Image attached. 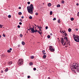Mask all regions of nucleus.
Here are the masks:
<instances>
[{"mask_svg": "<svg viewBox=\"0 0 79 79\" xmlns=\"http://www.w3.org/2000/svg\"><path fill=\"white\" fill-rule=\"evenodd\" d=\"M48 79H50V77H48Z\"/></svg>", "mask_w": 79, "mask_h": 79, "instance_id": "58", "label": "nucleus"}, {"mask_svg": "<svg viewBox=\"0 0 79 79\" xmlns=\"http://www.w3.org/2000/svg\"><path fill=\"white\" fill-rule=\"evenodd\" d=\"M30 76H27V78H28V79H29V78H30Z\"/></svg>", "mask_w": 79, "mask_h": 79, "instance_id": "45", "label": "nucleus"}, {"mask_svg": "<svg viewBox=\"0 0 79 79\" xmlns=\"http://www.w3.org/2000/svg\"><path fill=\"white\" fill-rule=\"evenodd\" d=\"M58 23H60V19H58Z\"/></svg>", "mask_w": 79, "mask_h": 79, "instance_id": "27", "label": "nucleus"}, {"mask_svg": "<svg viewBox=\"0 0 79 79\" xmlns=\"http://www.w3.org/2000/svg\"><path fill=\"white\" fill-rule=\"evenodd\" d=\"M1 73H3V70H1Z\"/></svg>", "mask_w": 79, "mask_h": 79, "instance_id": "49", "label": "nucleus"}, {"mask_svg": "<svg viewBox=\"0 0 79 79\" xmlns=\"http://www.w3.org/2000/svg\"><path fill=\"white\" fill-rule=\"evenodd\" d=\"M45 50H44L42 51V53H45Z\"/></svg>", "mask_w": 79, "mask_h": 79, "instance_id": "36", "label": "nucleus"}, {"mask_svg": "<svg viewBox=\"0 0 79 79\" xmlns=\"http://www.w3.org/2000/svg\"><path fill=\"white\" fill-rule=\"evenodd\" d=\"M29 64L30 66H32V65L33 64V63H32V62H30Z\"/></svg>", "mask_w": 79, "mask_h": 79, "instance_id": "19", "label": "nucleus"}, {"mask_svg": "<svg viewBox=\"0 0 79 79\" xmlns=\"http://www.w3.org/2000/svg\"><path fill=\"white\" fill-rule=\"evenodd\" d=\"M53 14V12L52 11H51L50 12V15H52Z\"/></svg>", "mask_w": 79, "mask_h": 79, "instance_id": "16", "label": "nucleus"}, {"mask_svg": "<svg viewBox=\"0 0 79 79\" xmlns=\"http://www.w3.org/2000/svg\"><path fill=\"white\" fill-rule=\"evenodd\" d=\"M34 27H33V28H31V31L32 32V33H34Z\"/></svg>", "mask_w": 79, "mask_h": 79, "instance_id": "6", "label": "nucleus"}, {"mask_svg": "<svg viewBox=\"0 0 79 79\" xmlns=\"http://www.w3.org/2000/svg\"><path fill=\"white\" fill-rule=\"evenodd\" d=\"M23 64V60L22 59H19L18 62V64L19 66H21V65H22Z\"/></svg>", "mask_w": 79, "mask_h": 79, "instance_id": "5", "label": "nucleus"}, {"mask_svg": "<svg viewBox=\"0 0 79 79\" xmlns=\"http://www.w3.org/2000/svg\"><path fill=\"white\" fill-rule=\"evenodd\" d=\"M62 32H63V33H64V31H62Z\"/></svg>", "mask_w": 79, "mask_h": 79, "instance_id": "61", "label": "nucleus"}, {"mask_svg": "<svg viewBox=\"0 0 79 79\" xmlns=\"http://www.w3.org/2000/svg\"><path fill=\"white\" fill-rule=\"evenodd\" d=\"M2 36H3V37H6V36L5 35V34H3L2 35Z\"/></svg>", "mask_w": 79, "mask_h": 79, "instance_id": "34", "label": "nucleus"}, {"mask_svg": "<svg viewBox=\"0 0 79 79\" xmlns=\"http://www.w3.org/2000/svg\"><path fill=\"white\" fill-rule=\"evenodd\" d=\"M49 50H50V51H51V52H54L55 51V49L53 48H50Z\"/></svg>", "mask_w": 79, "mask_h": 79, "instance_id": "8", "label": "nucleus"}, {"mask_svg": "<svg viewBox=\"0 0 79 79\" xmlns=\"http://www.w3.org/2000/svg\"><path fill=\"white\" fill-rule=\"evenodd\" d=\"M28 6L34 10V7H33V5L32 4H31L30 6Z\"/></svg>", "mask_w": 79, "mask_h": 79, "instance_id": "7", "label": "nucleus"}, {"mask_svg": "<svg viewBox=\"0 0 79 79\" xmlns=\"http://www.w3.org/2000/svg\"><path fill=\"white\" fill-rule=\"evenodd\" d=\"M3 25L0 24V28H2L3 27Z\"/></svg>", "mask_w": 79, "mask_h": 79, "instance_id": "20", "label": "nucleus"}, {"mask_svg": "<svg viewBox=\"0 0 79 79\" xmlns=\"http://www.w3.org/2000/svg\"><path fill=\"white\" fill-rule=\"evenodd\" d=\"M18 47H20V45H19V44L18 45Z\"/></svg>", "mask_w": 79, "mask_h": 79, "instance_id": "56", "label": "nucleus"}, {"mask_svg": "<svg viewBox=\"0 0 79 79\" xmlns=\"http://www.w3.org/2000/svg\"><path fill=\"white\" fill-rule=\"evenodd\" d=\"M48 6H51V5H52V4L51 3H48Z\"/></svg>", "mask_w": 79, "mask_h": 79, "instance_id": "10", "label": "nucleus"}, {"mask_svg": "<svg viewBox=\"0 0 79 79\" xmlns=\"http://www.w3.org/2000/svg\"><path fill=\"white\" fill-rule=\"evenodd\" d=\"M77 16H78V17H79V12H78L77 13Z\"/></svg>", "mask_w": 79, "mask_h": 79, "instance_id": "43", "label": "nucleus"}, {"mask_svg": "<svg viewBox=\"0 0 79 79\" xmlns=\"http://www.w3.org/2000/svg\"><path fill=\"white\" fill-rule=\"evenodd\" d=\"M61 42L63 45L64 46L65 45H67V43H67V42L69 41L68 39V37L65 36L64 39L63 38H61Z\"/></svg>", "mask_w": 79, "mask_h": 79, "instance_id": "2", "label": "nucleus"}, {"mask_svg": "<svg viewBox=\"0 0 79 79\" xmlns=\"http://www.w3.org/2000/svg\"><path fill=\"white\" fill-rule=\"evenodd\" d=\"M64 3V0H62L61 1V3L63 4Z\"/></svg>", "mask_w": 79, "mask_h": 79, "instance_id": "28", "label": "nucleus"}, {"mask_svg": "<svg viewBox=\"0 0 79 79\" xmlns=\"http://www.w3.org/2000/svg\"><path fill=\"white\" fill-rule=\"evenodd\" d=\"M75 30H76L77 31H78V29L77 28H76L75 29Z\"/></svg>", "mask_w": 79, "mask_h": 79, "instance_id": "52", "label": "nucleus"}, {"mask_svg": "<svg viewBox=\"0 0 79 79\" xmlns=\"http://www.w3.org/2000/svg\"><path fill=\"white\" fill-rule=\"evenodd\" d=\"M19 9H21V7H19Z\"/></svg>", "mask_w": 79, "mask_h": 79, "instance_id": "54", "label": "nucleus"}, {"mask_svg": "<svg viewBox=\"0 0 79 79\" xmlns=\"http://www.w3.org/2000/svg\"><path fill=\"white\" fill-rule=\"evenodd\" d=\"M8 18H11V16L10 15H8Z\"/></svg>", "mask_w": 79, "mask_h": 79, "instance_id": "30", "label": "nucleus"}, {"mask_svg": "<svg viewBox=\"0 0 79 79\" xmlns=\"http://www.w3.org/2000/svg\"><path fill=\"white\" fill-rule=\"evenodd\" d=\"M46 56H46V55H44L43 56V58H44V59H45V58H46Z\"/></svg>", "mask_w": 79, "mask_h": 79, "instance_id": "12", "label": "nucleus"}, {"mask_svg": "<svg viewBox=\"0 0 79 79\" xmlns=\"http://www.w3.org/2000/svg\"><path fill=\"white\" fill-rule=\"evenodd\" d=\"M35 26L36 27H37V26L36 25H35Z\"/></svg>", "mask_w": 79, "mask_h": 79, "instance_id": "62", "label": "nucleus"}, {"mask_svg": "<svg viewBox=\"0 0 79 79\" xmlns=\"http://www.w3.org/2000/svg\"><path fill=\"white\" fill-rule=\"evenodd\" d=\"M27 11L29 13H30V14H32V13H33V10H34V9L29 7L28 6L27 7Z\"/></svg>", "mask_w": 79, "mask_h": 79, "instance_id": "4", "label": "nucleus"}, {"mask_svg": "<svg viewBox=\"0 0 79 79\" xmlns=\"http://www.w3.org/2000/svg\"><path fill=\"white\" fill-rule=\"evenodd\" d=\"M76 5H77V6H79V3H77L76 4Z\"/></svg>", "mask_w": 79, "mask_h": 79, "instance_id": "53", "label": "nucleus"}, {"mask_svg": "<svg viewBox=\"0 0 79 79\" xmlns=\"http://www.w3.org/2000/svg\"><path fill=\"white\" fill-rule=\"evenodd\" d=\"M33 70H34V71H35V70H36V68H34V69H33Z\"/></svg>", "mask_w": 79, "mask_h": 79, "instance_id": "41", "label": "nucleus"}, {"mask_svg": "<svg viewBox=\"0 0 79 79\" xmlns=\"http://www.w3.org/2000/svg\"><path fill=\"white\" fill-rule=\"evenodd\" d=\"M20 37H23V35H22V34H20Z\"/></svg>", "mask_w": 79, "mask_h": 79, "instance_id": "33", "label": "nucleus"}, {"mask_svg": "<svg viewBox=\"0 0 79 79\" xmlns=\"http://www.w3.org/2000/svg\"><path fill=\"white\" fill-rule=\"evenodd\" d=\"M10 51L12 50V48H10Z\"/></svg>", "mask_w": 79, "mask_h": 79, "instance_id": "55", "label": "nucleus"}, {"mask_svg": "<svg viewBox=\"0 0 79 79\" xmlns=\"http://www.w3.org/2000/svg\"><path fill=\"white\" fill-rule=\"evenodd\" d=\"M45 29H48V27L47 26L46 27Z\"/></svg>", "mask_w": 79, "mask_h": 79, "instance_id": "46", "label": "nucleus"}, {"mask_svg": "<svg viewBox=\"0 0 79 79\" xmlns=\"http://www.w3.org/2000/svg\"><path fill=\"white\" fill-rule=\"evenodd\" d=\"M8 71V68H6L5 70V71L6 72H7Z\"/></svg>", "mask_w": 79, "mask_h": 79, "instance_id": "21", "label": "nucleus"}, {"mask_svg": "<svg viewBox=\"0 0 79 79\" xmlns=\"http://www.w3.org/2000/svg\"><path fill=\"white\" fill-rule=\"evenodd\" d=\"M31 28L28 29V31H31Z\"/></svg>", "mask_w": 79, "mask_h": 79, "instance_id": "38", "label": "nucleus"}, {"mask_svg": "<svg viewBox=\"0 0 79 79\" xmlns=\"http://www.w3.org/2000/svg\"><path fill=\"white\" fill-rule=\"evenodd\" d=\"M22 44L23 45H25V43H24V41H22Z\"/></svg>", "mask_w": 79, "mask_h": 79, "instance_id": "13", "label": "nucleus"}, {"mask_svg": "<svg viewBox=\"0 0 79 79\" xmlns=\"http://www.w3.org/2000/svg\"><path fill=\"white\" fill-rule=\"evenodd\" d=\"M69 44V46H70V45H70V44Z\"/></svg>", "mask_w": 79, "mask_h": 79, "instance_id": "64", "label": "nucleus"}, {"mask_svg": "<svg viewBox=\"0 0 79 79\" xmlns=\"http://www.w3.org/2000/svg\"><path fill=\"white\" fill-rule=\"evenodd\" d=\"M12 63H13V62L10 61V62L8 63V64L10 65L11 64H12Z\"/></svg>", "mask_w": 79, "mask_h": 79, "instance_id": "9", "label": "nucleus"}, {"mask_svg": "<svg viewBox=\"0 0 79 79\" xmlns=\"http://www.w3.org/2000/svg\"><path fill=\"white\" fill-rule=\"evenodd\" d=\"M39 30L40 31V32H41V33H42V29L40 28L39 29Z\"/></svg>", "mask_w": 79, "mask_h": 79, "instance_id": "32", "label": "nucleus"}, {"mask_svg": "<svg viewBox=\"0 0 79 79\" xmlns=\"http://www.w3.org/2000/svg\"><path fill=\"white\" fill-rule=\"evenodd\" d=\"M60 32H61V33H62V32H61V31H60Z\"/></svg>", "mask_w": 79, "mask_h": 79, "instance_id": "63", "label": "nucleus"}, {"mask_svg": "<svg viewBox=\"0 0 79 79\" xmlns=\"http://www.w3.org/2000/svg\"><path fill=\"white\" fill-rule=\"evenodd\" d=\"M69 42H68V43H67V44H68H68H70V41H68Z\"/></svg>", "mask_w": 79, "mask_h": 79, "instance_id": "39", "label": "nucleus"}, {"mask_svg": "<svg viewBox=\"0 0 79 79\" xmlns=\"http://www.w3.org/2000/svg\"><path fill=\"white\" fill-rule=\"evenodd\" d=\"M43 55H46V53H43Z\"/></svg>", "mask_w": 79, "mask_h": 79, "instance_id": "57", "label": "nucleus"}, {"mask_svg": "<svg viewBox=\"0 0 79 79\" xmlns=\"http://www.w3.org/2000/svg\"><path fill=\"white\" fill-rule=\"evenodd\" d=\"M7 52L8 53H10L11 52V51H10V50H8L7 51Z\"/></svg>", "mask_w": 79, "mask_h": 79, "instance_id": "26", "label": "nucleus"}, {"mask_svg": "<svg viewBox=\"0 0 79 79\" xmlns=\"http://www.w3.org/2000/svg\"><path fill=\"white\" fill-rule=\"evenodd\" d=\"M52 34L51 33H50V35H52Z\"/></svg>", "mask_w": 79, "mask_h": 79, "instance_id": "59", "label": "nucleus"}, {"mask_svg": "<svg viewBox=\"0 0 79 79\" xmlns=\"http://www.w3.org/2000/svg\"><path fill=\"white\" fill-rule=\"evenodd\" d=\"M57 8H58L59 7H60V4H58L57 5Z\"/></svg>", "mask_w": 79, "mask_h": 79, "instance_id": "18", "label": "nucleus"}, {"mask_svg": "<svg viewBox=\"0 0 79 79\" xmlns=\"http://www.w3.org/2000/svg\"><path fill=\"white\" fill-rule=\"evenodd\" d=\"M1 37H2V36H1V35H0V38H1Z\"/></svg>", "mask_w": 79, "mask_h": 79, "instance_id": "60", "label": "nucleus"}, {"mask_svg": "<svg viewBox=\"0 0 79 79\" xmlns=\"http://www.w3.org/2000/svg\"><path fill=\"white\" fill-rule=\"evenodd\" d=\"M36 27H38V29H39V28L40 29V27L39 26H38V25H37V26H36Z\"/></svg>", "mask_w": 79, "mask_h": 79, "instance_id": "47", "label": "nucleus"}, {"mask_svg": "<svg viewBox=\"0 0 79 79\" xmlns=\"http://www.w3.org/2000/svg\"><path fill=\"white\" fill-rule=\"evenodd\" d=\"M38 31V30H37L35 29L34 31V32H37Z\"/></svg>", "mask_w": 79, "mask_h": 79, "instance_id": "22", "label": "nucleus"}, {"mask_svg": "<svg viewBox=\"0 0 79 79\" xmlns=\"http://www.w3.org/2000/svg\"><path fill=\"white\" fill-rule=\"evenodd\" d=\"M70 68L73 71H74L75 70H76L77 73H79V65L77 63H73L70 65Z\"/></svg>", "mask_w": 79, "mask_h": 79, "instance_id": "1", "label": "nucleus"}, {"mask_svg": "<svg viewBox=\"0 0 79 79\" xmlns=\"http://www.w3.org/2000/svg\"><path fill=\"white\" fill-rule=\"evenodd\" d=\"M74 40L77 42H79V36L77 35H76L75 34L73 35Z\"/></svg>", "mask_w": 79, "mask_h": 79, "instance_id": "3", "label": "nucleus"}, {"mask_svg": "<svg viewBox=\"0 0 79 79\" xmlns=\"http://www.w3.org/2000/svg\"><path fill=\"white\" fill-rule=\"evenodd\" d=\"M68 31L69 32H71V29L70 28H69L68 29Z\"/></svg>", "mask_w": 79, "mask_h": 79, "instance_id": "17", "label": "nucleus"}, {"mask_svg": "<svg viewBox=\"0 0 79 79\" xmlns=\"http://www.w3.org/2000/svg\"><path fill=\"white\" fill-rule=\"evenodd\" d=\"M18 15H22V13L21 12H19L18 13Z\"/></svg>", "mask_w": 79, "mask_h": 79, "instance_id": "14", "label": "nucleus"}, {"mask_svg": "<svg viewBox=\"0 0 79 79\" xmlns=\"http://www.w3.org/2000/svg\"><path fill=\"white\" fill-rule=\"evenodd\" d=\"M21 18L22 19H24V16H22L21 17Z\"/></svg>", "mask_w": 79, "mask_h": 79, "instance_id": "50", "label": "nucleus"}, {"mask_svg": "<svg viewBox=\"0 0 79 79\" xmlns=\"http://www.w3.org/2000/svg\"><path fill=\"white\" fill-rule=\"evenodd\" d=\"M71 21H73L74 20V18H72L70 19Z\"/></svg>", "mask_w": 79, "mask_h": 79, "instance_id": "29", "label": "nucleus"}, {"mask_svg": "<svg viewBox=\"0 0 79 79\" xmlns=\"http://www.w3.org/2000/svg\"><path fill=\"white\" fill-rule=\"evenodd\" d=\"M64 36L65 37H66V36H67V33H64Z\"/></svg>", "mask_w": 79, "mask_h": 79, "instance_id": "25", "label": "nucleus"}, {"mask_svg": "<svg viewBox=\"0 0 79 79\" xmlns=\"http://www.w3.org/2000/svg\"><path fill=\"white\" fill-rule=\"evenodd\" d=\"M19 24L20 25H22V23H21V22H20V23H19Z\"/></svg>", "mask_w": 79, "mask_h": 79, "instance_id": "44", "label": "nucleus"}, {"mask_svg": "<svg viewBox=\"0 0 79 79\" xmlns=\"http://www.w3.org/2000/svg\"><path fill=\"white\" fill-rule=\"evenodd\" d=\"M38 33H39V34H40V35H42V33H41V32H40V31H37Z\"/></svg>", "mask_w": 79, "mask_h": 79, "instance_id": "11", "label": "nucleus"}, {"mask_svg": "<svg viewBox=\"0 0 79 79\" xmlns=\"http://www.w3.org/2000/svg\"><path fill=\"white\" fill-rule=\"evenodd\" d=\"M29 18L30 19H32V16H30L29 17Z\"/></svg>", "mask_w": 79, "mask_h": 79, "instance_id": "24", "label": "nucleus"}, {"mask_svg": "<svg viewBox=\"0 0 79 79\" xmlns=\"http://www.w3.org/2000/svg\"><path fill=\"white\" fill-rule=\"evenodd\" d=\"M47 37L48 39H50V35H48L47 36Z\"/></svg>", "mask_w": 79, "mask_h": 79, "instance_id": "23", "label": "nucleus"}, {"mask_svg": "<svg viewBox=\"0 0 79 79\" xmlns=\"http://www.w3.org/2000/svg\"><path fill=\"white\" fill-rule=\"evenodd\" d=\"M49 48H53V47L52 46H50L49 47Z\"/></svg>", "mask_w": 79, "mask_h": 79, "instance_id": "31", "label": "nucleus"}, {"mask_svg": "<svg viewBox=\"0 0 79 79\" xmlns=\"http://www.w3.org/2000/svg\"><path fill=\"white\" fill-rule=\"evenodd\" d=\"M17 27H18V28H20V26H19V25H18L17 26Z\"/></svg>", "mask_w": 79, "mask_h": 79, "instance_id": "40", "label": "nucleus"}, {"mask_svg": "<svg viewBox=\"0 0 79 79\" xmlns=\"http://www.w3.org/2000/svg\"><path fill=\"white\" fill-rule=\"evenodd\" d=\"M35 15H38V13H36L35 14Z\"/></svg>", "mask_w": 79, "mask_h": 79, "instance_id": "48", "label": "nucleus"}, {"mask_svg": "<svg viewBox=\"0 0 79 79\" xmlns=\"http://www.w3.org/2000/svg\"><path fill=\"white\" fill-rule=\"evenodd\" d=\"M40 29H42V27H41V26L40 25Z\"/></svg>", "mask_w": 79, "mask_h": 79, "instance_id": "51", "label": "nucleus"}, {"mask_svg": "<svg viewBox=\"0 0 79 79\" xmlns=\"http://www.w3.org/2000/svg\"><path fill=\"white\" fill-rule=\"evenodd\" d=\"M30 58H31V59H34V56H31L30 57Z\"/></svg>", "mask_w": 79, "mask_h": 79, "instance_id": "15", "label": "nucleus"}, {"mask_svg": "<svg viewBox=\"0 0 79 79\" xmlns=\"http://www.w3.org/2000/svg\"><path fill=\"white\" fill-rule=\"evenodd\" d=\"M53 21H55L56 20V18H54L53 19Z\"/></svg>", "mask_w": 79, "mask_h": 79, "instance_id": "37", "label": "nucleus"}, {"mask_svg": "<svg viewBox=\"0 0 79 79\" xmlns=\"http://www.w3.org/2000/svg\"><path fill=\"white\" fill-rule=\"evenodd\" d=\"M30 3H31V2H27V4L28 5H30Z\"/></svg>", "mask_w": 79, "mask_h": 79, "instance_id": "42", "label": "nucleus"}, {"mask_svg": "<svg viewBox=\"0 0 79 79\" xmlns=\"http://www.w3.org/2000/svg\"><path fill=\"white\" fill-rule=\"evenodd\" d=\"M19 21L20 22H23V20L21 19H20Z\"/></svg>", "mask_w": 79, "mask_h": 79, "instance_id": "35", "label": "nucleus"}]
</instances>
